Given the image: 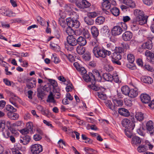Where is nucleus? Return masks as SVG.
I'll use <instances>...</instances> for the list:
<instances>
[{
  "mask_svg": "<svg viewBox=\"0 0 154 154\" xmlns=\"http://www.w3.org/2000/svg\"><path fill=\"white\" fill-rule=\"evenodd\" d=\"M122 126L126 128L125 130V135L128 137L131 138L133 135L132 131L135 126L134 118H132L131 120L125 119L122 120Z\"/></svg>",
  "mask_w": 154,
  "mask_h": 154,
  "instance_id": "obj_1",
  "label": "nucleus"
},
{
  "mask_svg": "<svg viewBox=\"0 0 154 154\" xmlns=\"http://www.w3.org/2000/svg\"><path fill=\"white\" fill-rule=\"evenodd\" d=\"M79 18V16L75 12L71 13L70 17L66 18V21L67 25L68 26L78 28L80 25L79 22L77 20Z\"/></svg>",
  "mask_w": 154,
  "mask_h": 154,
  "instance_id": "obj_2",
  "label": "nucleus"
},
{
  "mask_svg": "<svg viewBox=\"0 0 154 154\" xmlns=\"http://www.w3.org/2000/svg\"><path fill=\"white\" fill-rule=\"evenodd\" d=\"M92 52L94 56L97 58H105L106 56L110 55L111 52L108 50H106L103 48H95L93 49Z\"/></svg>",
  "mask_w": 154,
  "mask_h": 154,
  "instance_id": "obj_3",
  "label": "nucleus"
},
{
  "mask_svg": "<svg viewBox=\"0 0 154 154\" xmlns=\"http://www.w3.org/2000/svg\"><path fill=\"white\" fill-rule=\"evenodd\" d=\"M122 51L121 48H117L115 52L111 55V61L112 63L118 65H121V63L119 60L121 59V56L120 54Z\"/></svg>",
  "mask_w": 154,
  "mask_h": 154,
  "instance_id": "obj_4",
  "label": "nucleus"
},
{
  "mask_svg": "<svg viewBox=\"0 0 154 154\" xmlns=\"http://www.w3.org/2000/svg\"><path fill=\"white\" fill-rule=\"evenodd\" d=\"M92 75H91L92 80H91L92 84L93 86L95 85L96 81L100 82L102 79V77L99 71L94 69L92 71Z\"/></svg>",
  "mask_w": 154,
  "mask_h": 154,
  "instance_id": "obj_5",
  "label": "nucleus"
},
{
  "mask_svg": "<svg viewBox=\"0 0 154 154\" xmlns=\"http://www.w3.org/2000/svg\"><path fill=\"white\" fill-rule=\"evenodd\" d=\"M31 151L32 154H38L43 150L42 146L39 144H35L30 147Z\"/></svg>",
  "mask_w": 154,
  "mask_h": 154,
  "instance_id": "obj_6",
  "label": "nucleus"
},
{
  "mask_svg": "<svg viewBox=\"0 0 154 154\" xmlns=\"http://www.w3.org/2000/svg\"><path fill=\"white\" fill-rule=\"evenodd\" d=\"M7 94L8 96L11 97V98L10 99V102L14 106L18 108L17 104L15 102V101L16 100H18L19 99L18 97L14 94L12 92L9 91H6Z\"/></svg>",
  "mask_w": 154,
  "mask_h": 154,
  "instance_id": "obj_7",
  "label": "nucleus"
},
{
  "mask_svg": "<svg viewBox=\"0 0 154 154\" xmlns=\"http://www.w3.org/2000/svg\"><path fill=\"white\" fill-rule=\"evenodd\" d=\"M76 6L80 8H88L91 6V4L86 0H82L80 2L76 3Z\"/></svg>",
  "mask_w": 154,
  "mask_h": 154,
  "instance_id": "obj_8",
  "label": "nucleus"
},
{
  "mask_svg": "<svg viewBox=\"0 0 154 154\" xmlns=\"http://www.w3.org/2000/svg\"><path fill=\"white\" fill-rule=\"evenodd\" d=\"M18 81L20 82L26 83V87L25 88L24 93L29 98V85L28 84L29 79L28 78L24 77H22L21 79H19Z\"/></svg>",
  "mask_w": 154,
  "mask_h": 154,
  "instance_id": "obj_9",
  "label": "nucleus"
},
{
  "mask_svg": "<svg viewBox=\"0 0 154 154\" xmlns=\"http://www.w3.org/2000/svg\"><path fill=\"white\" fill-rule=\"evenodd\" d=\"M66 39L67 43L71 46H75L77 44V39L73 35H68Z\"/></svg>",
  "mask_w": 154,
  "mask_h": 154,
  "instance_id": "obj_10",
  "label": "nucleus"
},
{
  "mask_svg": "<svg viewBox=\"0 0 154 154\" xmlns=\"http://www.w3.org/2000/svg\"><path fill=\"white\" fill-rule=\"evenodd\" d=\"M123 30L122 28L119 26H114L112 29L111 34L114 36H116L121 34Z\"/></svg>",
  "mask_w": 154,
  "mask_h": 154,
  "instance_id": "obj_11",
  "label": "nucleus"
},
{
  "mask_svg": "<svg viewBox=\"0 0 154 154\" xmlns=\"http://www.w3.org/2000/svg\"><path fill=\"white\" fill-rule=\"evenodd\" d=\"M127 59L128 62L131 64V65L129 64H127V66L128 68L131 69L134 66L133 63L135 60L134 56L132 54H129L127 55Z\"/></svg>",
  "mask_w": 154,
  "mask_h": 154,
  "instance_id": "obj_12",
  "label": "nucleus"
},
{
  "mask_svg": "<svg viewBox=\"0 0 154 154\" xmlns=\"http://www.w3.org/2000/svg\"><path fill=\"white\" fill-rule=\"evenodd\" d=\"M101 8L102 10L104 11H106L109 12V11L107 10H109L110 9L111 7V5L110 2L109 1H108L106 2H103L101 3Z\"/></svg>",
  "mask_w": 154,
  "mask_h": 154,
  "instance_id": "obj_13",
  "label": "nucleus"
},
{
  "mask_svg": "<svg viewBox=\"0 0 154 154\" xmlns=\"http://www.w3.org/2000/svg\"><path fill=\"white\" fill-rule=\"evenodd\" d=\"M132 37V34L130 31H126L122 35V39L125 41H129Z\"/></svg>",
  "mask_w": 154,
  "mask_h": 154,
  "instance_id": "obj_14",
  "label": "nucleus"
},
{
  "mask_svg": "<svg viewBox=\"0 0 154 154\" xmlns=\"http://www.w3.org/2000/svg\"><path fill=\"white\" fill-rule=\"evenodd\" d=\"M153 122L152 121H149L146 123V127L147 131L149 133L152 135L154 132Z\"/></svg>",
  "mask_w": 154,
  "mask_h": 154,
  "instance_id": "obj_15",
  "label": "nucleus"
},
{
  "mask_svg": "<svg viewBox=\"0 0 154 154\" xmlns=\"http://www.w3.org/2000/svg\"><path fill=\"white\" fill-rule=\"evenodd\" d=\"M140 98L142 102L145 103H148L150 101V96L146 94H142L140 96Z\"/></svg>",
  "mask_w": 154,
  "mask_h": 154,
  "instance_id": "obj_16",
  "label": "nucleus"
},
{
  "mask_svg": "<svg viewBox=\"0 0 154 154\" xmlns=\"http://www.w3.org/2000/svg\"><path fill=\"white\" fill-rule=\"evenodd\" d=\"M145 55L152 63L154 64V54L153 53L147 50L145 53Z\"/></svg>",
  "mask_w": 154,
  "mask_h": 154,
  "instance_id": "obj_17",
  "label": "nucleus"
},
{
  "mask_svg": "<svg viewBox=\"0 0 154 154\" xmlns=\"http://www.w3.org/2000/svg\"><path fill=\"white\" fill-rule=\"evenodd\" d=\"M134 14L136 17L138 19L142 18L145 17L144 16V14L143 12L138 9H136L134 11Z\"/></svg>",
  "mask_w": 154,
  "mask_h": 154,
  "instance_id": "obj_18",
  "label": "nucleus"
},
{
  "mask_svg": "<svg viewBox=\"0 0 154 154\" xmlns=\"http://www.w3.org/2000/svg\"><path fill=\"white\" fill-rule=\"evenodd\" d=\"M152 40H149L147 42L144 43L141 46L143 49H151L152 47Z\"/></svg>",
  "mask_w": 154,
  "mask_h": 154,
  "instance_id": "obj_19",
  "label": "nucleus"
},
{
  "mask_svg": "<svg viewBox=\"0 0 154 154\" xmlns=\"http://www.w3.org/2000/svg\"><path fill=\"white\" fill-rule=\"evenodd\" d=\"M119 112L121 115L124 116H128L130 115V112L128 111L124 108H121L119 109Z\"/></svg>",
  "mask_w": 154,
  "mask_h": 154,
  "instance_id": "obj_20",
  "label": "nucleus"
},
{
  "mask_svg": "<svg viewBox=\"0 0 154 154\" xmlns=\"http://www.w3.org/2000/svg\"><path fill=\"white\" fill-rule=\"evenodd\" d=\"M77 44L79 46H85L87 43L86 38L82 36H79L77 39Z\"/></svg>",
  "mask_w": 154,
  "mask_h": 154,
  "instance_id": "obj_21",
  "label": "nucleus"
},
{
  "mask_svg": "<svg viewBox=\"0 0 154 154\" xmlns=\"http://www.w3.org/2000/svg\"><path fill=\"white\" fill-rule=\"evenodd\" d=\"M142 82L148 84H151L153 82L152 79L149 76H144L141 78Z\"/></svg>",
  "mask_w": 154,
  "mask_h": 154,
  "instance_id": "obj_22",
  "label": "nucleus"
},
{
  "mask_svg": "<svg viewBox=\"0 0 154 154\" xmlns=\"http://www.w3.org/2000/svg\"><path fill=\"white\" fill-rule=\"evenodd\" d=\"M91 31L93 37L94 38H97L99 34L98 29L95 26H93L91 28Z\"/></svg>",
  "mask_w": 154,
  "mask_h": 154,
  "instance_id": "obj_23",
  "label": "nucleus"
},
{
  "mask_svg": "<svg viewBox=\"0 0 154 154\" xmlns=\"http://www.w3.org/2000/svg\"><path fill=\"white\" fill-rule=\"evenodd\" d=\"M103 77L104 80L107 81L111 82L113 80V76L108 73H103Z\"/></svg>",
  "mask_w": 154,
  "mask_h": 154,
  "instance_id": "obj_24",
  "label": "nucleus"
},
{
  "mask_svg": "<svg viewBox=\"0 0 154 154\" xmlns=\"http://www.w3.org/2000/svg\"><path fill=\"white\" fill-rule=\"evenodd\" d=\"M138 91L136 89H131L130 90L128 96L132 98H134L138 95Z\"/></svg>",
  "mask_w": 154,
  "mask_h": 154,
  "instance_id": "obj_25",
  "label": "nucleus"
},
{
  "mask_svg": "<svg viewBox=\"0 0 154 154\" xmlns=\"http://www.w3.org/2000/svg\"><path fill=\"white\" fill-rule=\"evenodd\" d=\"M77 53L79 54L82 55L85 51V48L83 46H78L76 48Z\"/></svg>",
  "mask_w": 154,
  "mask_h": 154,
  "instance_id": "obj_26",
  "label": "nucleus"
},
{
  "mask_svg": "<svg viewBox=\"0 0 154 154\" xmlns=\"http://www.w3.org/2000/svg\"><path fill=\"white\" fill-rule=\"evenodd\" d=\"M83 75V78L86 82H88L90 81L92 83V78L91 75H92V73L89 72L88 75L85 74Z\"/></svg>",
  "mask_w": 154,
  "mask_h": 154,
  "instance_id": "obj_27",
  "label": "nucleus"
},
{
  "mask_svg": "<svg viewBox=\"0 0 154 154\" xmlns=\"http://www.w3.org/2000/svg\"><path fill=\"white\" fill-rule=\"evenodd\" d=\"M72 27L68 26V27H67L65 30L66 32L69 35H73V34H75L76 31H75L72 29Z\"/></svg>",
  "mask_w": 154,
  "mask_h": 154,
  "instance_id": "obj_28",
  "label": "nucleus"
},
{
  "mask_svg": "<svg viewBox=\"0 0 154 154\" xmlns=\"http://www.w3.org/2000/svg\"><path fill=\"white\" fill-rule=\"evenodd\" d=\"M122 93L126 95H128L130 92V89L127 86H124L122 87L121 89Z\"/></svg>",
  "mask_w": 154,
  "mask_h": 154,
  "instance_id": "obj_29",
  "label": "nucleus"
},
{
  "mask_svg": "<svg viewBox=\"0 0 154 154\" xmlns=\"http://www.w3.org/2000/svg\"><path fill=\"white\" fill-rule=\"evenodd\" d=\"M29 124V122L26 123V127L25 128L20 130L18 129V130L22 134L26 135L29 133V128L28 127L29 125H28Z\"/></svg>",
  "mask_w": 154,
  "mask_h": 154,
  "instance_id": "obj_30",
  "label": "nucleus"
},
{
  "mask_svg": "<svg viewBox=\"0 0 154 154\" xmlns=\"http://www.w3.org/2000/svg\"><path fill=\"white\" fill-rule=\"evenodd\" d=\"M82 34L85 38L90 40L91 37V35L88 30L83 29Z\"/></svg>",
  "mask_w": 154,
  "mask_h": 154,
  "instance_id": "obj_31",
  "label": "nucleus"
},
{
  "mask_svg": "<svg viewBox=\"0 0 154 154\" xmlns=\"http://www.w3.org/2000/svg\"><path fill=\"white\" fill-rule=\"evenodd\" d=\"M112 14L115 16H117L119 15V10L116 7H113L109 10Z\"/></svg>",
  "mask_w": 154,
  "mask_h": 154,
  "instance_id": "obj_32",
  "label": "nucleus"
},
{
  "mask_svg": "<svg viewBox=\"0 0 154 154\" xmlns=\"http://www.w3.org/2000/svg\"><path fill=\"white\" fill-rule=\"evenodd\" d=\"M124 3L127 5L131 8H134L135 6V3L131 0H125Z\"/></svg>",
  "mask_w": 154,
  "mask_h": 154,
  "instance_id": "obj_33",
  "label": "nucleus"
},
{
  "mask_svg": "<svg viewBox=\"0 0 154 154\" xmlns=\"http://www.w3.org/2000/svg\"><path fill=\"white\" fill-rule=\"evenodd\" d=\"M105 18L102 16L98 17L95 20L96 23L98 24H102L104 22Z\"/></svg>",
  "mask_w": 154,
  "mask_h": 154,
  "instance_id": "obj_34",
  "label": "nucleus"
},
{
  "mask_svg": "<svg viewBox=\"0 0 154 154\" xmlns=\"http://www.w3.org/2000/svg\"><path fill=\"white\" fill-rule=\"evenodd\" d=\"M141 142V140L139 137L134 136L132 138L131 142L132 144H137L140 143Z\"/></svg>",
  "mask_w": 154,
  "mask_h": 154,
  "instance_id": "obj_35",
  "label": "nucleus"
},
{
  "mask_svg": "<svg viewBox=\"0 0 154 154\" xmlns=\"http://www.w3.org/2000/svg\"><path fill=\"white\" fill-rule=\"evenodd\" d=\"M6 122L3 120H0V131L3 132L4 130H6Z\"/></svg>",
  "mask_w": 154,
  "mask_h": 154,
  "instance_id": "obj_36",
  "label": "nucleus"
},
{
  "mask_svg": "<svg viewBox=\"0 0 154 154\" xmlns=\"http://www.w3.org/2000/svg\"><path fill=\"white\" fill-rule=\"evenodd\" d=\"M47 101L49 102H52L54 103L55 101L54 100V98L53 96V94L51 91H50V94L48 96Z\"/></svg>",
  "mask_w": 154,
  "mask_h": 154,
  "instance_id": "obj_37",
  "label": "nucleus"
},
{
  "mask_svg": "<svg viewBox=\"0 0 154 154\" xmlns=\"http://www.w3.org/2000/svg\"><path fill=\"white\" fill-rule=\"evenodd\" d=\"M84 21L88 25H92L94 23L93 20L88 16L85 18Z\"/></svg>",
  "mask_w": 154,
  "mask_h": 154,
  "instance_id": "obj_38",
  "label": "nucleus"
},
{
  "mask_svg": "<svg viewBox=\"0 0 154 154\" xmlns=\"http://www.w3.org/2000/svg\"><path fill=\"white\" fill-rule=\"evenodd\" d=\"M135 118L137 120L142 121L143 119V114L141 112H137L136 114Z\"/></svg>",
  "mask_w": 154,
  "mask_h": 154,
  "instance_id": "obj_39",
  "label": "nucleus"
},
{
  "mask_svg": "<svg viewBox=\"0 0 154 154\" xmlns=\"http://www.w3.org/2000/svg\"><path fill=\"white\" fill-rule=\"evenodd\" d=\"M20 142L22 143L23 145H26L29 143V136L26 135L23 137V139L20 140Z\"/></svg>",
  "mask_w": 154,
  "mask_h": 154,
  "instance_id": "obj_40",
  "label": "nucleus"
},
{
  "mask_svg": "<svg viewBox=\"0 0 154 154\" xmlns=\"http://www.w3.org/2000/svg\"><path fill=\"white\" fill-rule=\"evenodd\" d=\"M9 118L13 120H16L19 117V115L15 113L14 112H10L8 114Z\"/></svg>",
  "mask_w": 154,
  "mask_h": 154,
  "instance_id": "obj_41",
  "label": "nucleus"
},
{
  "mask_svg": "<svg viewBox=\"0 0 154 154\" xmlns=\"http://www.w3.org/2000/svg\"><path fill=\"white\" fill-rule=\"evenodd\" d=\"M36 81L34 78L29 79V88H35L36 86Z\"/></svg>",
  "mask_w": 154,
  "mask_h": 154,
  "instance_id": "obj_42",
  "label": "nucleus"
},
{
  "mask_svg": "<svg viewBox=\"0 0 154 154\" xmlns=\"http://www.w3.org/2000/svg\"><path fill=\"white\" fill-rule=\"evenodd\" d=\"M37 96L39 98H41L42 99L44 97V91L41 88L38 89L37 90Z\"/></svg>",
  "mask_w": 154,
  "mask_h": 154,
  "instance_id": "obj_43",
  "label": "nucleus"
},
{
  "mask_svg": "<svg viewBox=\"0 0 154 154\" xmlns=\"http://www.w3.org/2000/svg\"><path fill=\"white\" fill-rule=\"evenodd\" d=\"M82 138L83 140H85V143H92V140L90 138H88L85 134H82Z\"/></svg>",
  "mask_w": 154,
  "mask_h": 154,
  "instance_id": "obj_44",
  "label": "nucleus"
},
{
  "mask_svg": "<svg viewBox=\"0 0 154 154\" xmlns=\"http://www.w3.org/2000/svg\"><path fill=\"white\" fill-rule=\"evenodd\" d=\"M147 147L146 145H140L137 148V149L139 152H143L146 151Z\"/></svg>",
  "mask_w": 154,
  "mask_h": 154,
  "instance_id": "obj_45",
  "label": "nucleus"
},
{
  "mask_svg": "<svg viewBox=\"0 0 154 154\" xmlns=\"http://www.w3.org/2000/svg\"><path fill=\"white\" fill-rule=\"evenodd\" d=\"M147 17H143L142 18L139 19L138 23L140 25H143L146 23Z\"/></svg>",
  "mask_w": 154,
  "mask_h": 154,
  "instance_id": "obj_46",
  "label": "nucleus"
},
{
  "mask_svg": "<svg viewBox=\"0 0 154 154\" xmlns=\"http://www.w3.org/2000/svg\"><path fill=\"white\" fill-rule=\"evenodd\" d=\"M82 57L85 60L89 61L91 58V54L88 52H87L82 56Z\"/></svg>",
  "mask_w": 154,
  "mask_h": 154,
  "instance_id": "obj_47",
  "label": "nucleus"
},
{
  "mask_svg": "<svg viewBox=\"0 0 154 154\" xmlns=\"http://www.w3.org/2000/svg\"><path fill=\"white\" fill-rule=\"evenodd\" d=\"M59 23L63 28H65L66 26V22L65 20L61 17L59 19Z\"/></svg>",
  "mask_w": 154,
  "mask_h": 154,
  "instance_id": "obj_48",
  "label": "nucleus"
},
{
  "mask_svg": "<svg viewBox=\"0 0 154 154\" xmlns=\"http://www.w3.org/2000/svg\"><path fill=\"white\" fill-rule=\"evenodd\" d=\"M5 109L10 112H15L16 111V108H14L13 106L10 105H8L6 106Z\"/></svg>",
  "mask_w": 154,
  "mask_h": 154,
  "instance_id": "obj_49",
  "label": "nucleus"
},
{
  "mask_svg": "<svg viewBox=\"0 0 154 154\" xmlns=\"http://www.w3.org/2000/svg\"><path fill=\"white\" fill-rule=\"evenodd\" d=\"M113 101L114 104L117 106H121L123 105V101L122 100L114 99Z\"/></svg>",
  "mask_w": 154,
  "mask_h": 154,
  "instance_id": "obj_50",
  "label": "nucleus"
},
{
  "mask_svg": "<svg viewBox=\"0 0 154 154\" xmlns=\"http://www.w3.org/2000/svg\"><path fill=\"white\" fill-rule=\"evenodd\" d=\"M35 128L32 122H29V132L31 134H33L35 131Z\"/></svg>",
  "mask_w": 154,
  "mask_h": 154,
  "instance_id": "obj_51",
  "label": "nucleus"
},
{
  "mask_svg": "<svg viewBox=\"0 0 154 154\" xmlns=\"http://www.w3.org/2000/svg\"><path fill=\"white\" fill-rule=\"evenodd\" d=\"M6 125L8 129L12 133H15V132L16 131L15 130H14L13 129L11 128V122L9 121H8L6 122Z\"/></svg>",
  "mask_w": 154,
  "mask_h": 154,
  "instance_id": "obj_52",
  "label": "nucleus"
},
{
  "mask_svg": "<svg viewBox=\"0 0 154 154\" xmlns=\"http://www.w3.org/2000/svg\"><path fill=\"white\" fill-rule=\"evenodd\" d=\"M89 44L91 46L94 47L93 49H94L95 48H98V44H97V41L94 40L91 41L90 42Z\"/></svg>",
  "mask_w": 154,
  "mask_h": 154,
  "instance_id": "obj_53",
  "label": "nucleus"
},
{
  "mask_svg": "<svg viewBox=\"0 0 154 154\" xmlns=\"http://www.w3.org/2000/svg\"><path fill=\"white\" fill-rule=\"evenodd\" d=\"M48 80L50 84L53 87V89L55 88V87H57V82L54 80L48 79Z\"/></svg>",
  "mask_w": 154,
  "mask_h": 154,
  "instance_id": "obj_54",
  "label": "nucleus"
},
{
  "mask_svg": "<svg viewBox=\"0 0 154 154\" xmlns=\"http://www.w3.org/2000/svg\"><path fill=\"white\" fill-rule=\"evenodd\" d=\"M42 138V136L38 134H36L33 136V139L36 141H38L41 140Z\"/></svg>",
  "mask_w": 154,
  "mask_h": 154,
  "instance_id": "obj_55",
  "label": "nucleus"
},
{
  "mask_svg": "<svg viewBox=\"0 0 154 154\" xmlns=\"http://www.w3.org/2000/svg\"><path fill=\"white\" fill-rule=\"evenodd\" d=\"M98 96L99 98L102 100H105L106 98V94L100 92H98Z\"/></svg>",
  "mask_w": 154,
  "mask_h": 154,
  "instance_id": "obj_56",
  "label": "nucleus"
},
{
  "mask_svg": "<svg viewBox=\"0 0 154 154\" xmlns=\"http://www.w3.org/2000/svg\"><path fill=\"white\" fill-rule=\"evenodd\" d=\"M110 30L108 27L106 26H104L101 29V32L103 34H105L109 33Z\"/></svg>",
  "mask_w": 154,
  "mask_h": 154,
  "instance_id": "obj_57",
  "label": "nucleus"
},
{
  "mask_svg": "<svg viewBox=\"0 0 154 154\" xmlns=\"http://www.w3.org/2000/svg\"><path fill=\"white\" fill-rule=\"evenodd\" d=\"M105 104L106 106L108 107L110 109L112 110H113V108L112 107V104L110 101L107 100L105 102Z\"/></svg>",
  "mask_w": 154,
  "mask_h": 154,
  "instance_id": "obj_58",
  "label": "nucleus"
},
{
  "mask_svg": "<svg viewBox=\"0 0 154 154\" xmlns=\"http://www.w3.org/2000/svg\"><path fill=\"white\" fill-rule=\"evenodd\" d=\"M15 126L19 127L20 129L22 128L24 124L21 121H17L15 123Z\"/></svg>",
  "mask_w": 154,
  "mask_h": 154,
  "instance_id": "obj_59",
  "label": "nucleus"
},
{
  "mask_svg": "<svg viewBox=\"0 0 154 154\" xmlns=\"http://www.w3.org/2000/svg\"><path fill=\"white\" fill-rule=\"evenodd\" d=\"M144 3L148 6L152 5L154 0H143Z\"/></svg>",
  "mask_w": 154,
  "mask_h": 154,
  "instance_id": "obj_60",
  "label": "nucleus"
},
{
  "mask_svg": "<svg viewBox=\"0 0 154 154\" xmlns=\"http://www.w3.org/2000/svg\"><path fill=\"white\" fill-rule=\"evenodd\" d=\"M78 71L82 75L85 74L87 72L85 69L83 67H80L79 69H78Z\"/></svg>",
  "mask_w": 154,
  "mask_h": 154,
  "instance_id": "obj_61",
  "label": "nucleus"
},
{
  "mask_svg": "<svg viewBox=\"0 0 154 154\" xmlns=\"http://www.w3.org/2000/svg\"><path fill=\"white\" fill-rule=\"evenodd\" d=\"M4 60V58L0 54V65L5 66L7 63L3 61Z\"/></svg>",
  "mask_w": 154,
  "mask_h": 154,
  "instance_id": "obj_62",
  "label": "nucleus"
},
{
  "mask_svg": "<svg viewBox=\"0 0 154 154\" xmlns=\"http://www.w3.org/2000/svg\"><path fill=\"white\" fill-rule=\"evenodd\" d=\"M144 69H146L147 70L151 72L154 71V69L152 67L150 66L149 65H146L143 66Z\"/></svg>",
  "mask_w": 154,
  "mask_h": 154,
  "instance_id": "obj_63",
  "label": "nucleus"
},
{
  "mask_svg": "<svg viewBox=\"0 0 154 154\" xmlns=\"http://www.w3.org/2000/svg\"><path fill=\"white\" fill-rule=\"evenodd\" d=\"M125 105L128 106H131L132 105V102L131 100L126 99L125 100Z\"/></svg>",
  "mask_w": 154,
  "mask_h": 154,
  "instance_id": "obj_64",
  "label": "nucleus"
}]
</instances>
